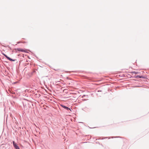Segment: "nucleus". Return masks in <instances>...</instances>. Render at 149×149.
<instances>
[{"label":"nucleus","instance_id":"f257e3e1","mask_svg":"<svg viewBox=\"0 0 149 149\" xmlns=\"http://www.w3.org/2000/svg\"><path fill=\"white\" fill-rule=\"evenodd\" d=\"M2 54L8 60L10 61H15L16 60V59H13L8 56L6 55L4 53H2Z\"/></svg>","mask_w":149,"mask_h":149},{"label":"nucleus","instance_id":"f03ea898","mask_svg":"<svg viewBox=\"0 0 149 149\" xmlns=\"http://www.w3.org/2000/svg\"><path fill=\"white\" fill-rule=\"evenodd\" d=\"M13 143L14 147L15 149H20L19 146L17 145V144L14 141H13Z\"/></svg>","mask_w":149,"mask_h":149},{"label":"nucleus","instance_id":"7ed1b4c3","mask_svg":"<svg viewBox=\"0 0 149 149\" xmlns=\"http://www.w3.org/2000/svg\"><path fill=\"white\" fill-rule=\"evenodd\" d=\"M61 106L63 107V108H64V109H66V110H70V111L71 110L70 109V108H69L68 107H66V106H65L63 105H62V104H61Z\"/></svg>","mask_w":149,"mask_h":149},{"label":"nucleus","instance_id":"20e7f679","mask_svg":"<svg viewBox=\"0 0 149 149\" xmlns=\"http://www.w3.org/2000/svg\"><path fill=\"white\" fill-rule=\"evenodd\" d=\"M21 49L18 48H15V50L16 51V52H17V51H21Z\"/></svg>","mask_w":149,"mask_h":149},{"label":"nucleus","instance_id":"39448f33","mask_svg":"<svg viewBox=\"0 0 149 149\" xmlns=\"http://www.w3.org/2000/svg\"><path fill=\"white\" fill-rule=\"evenodd\" d=\"M132 73H134V74H137L139 73V72H137L134 71V72H132Z\"/></svg>","mask_w":149,"mask_h":149},{"label":"nucleus","instance_id":"423d86ee","mask_svg":"<svg viewBox=\"0 0 149 149\" xmlns=\"http://www.w3.org/2000/svg\"><path fill=\"white\" fill-rule=\"evenodd\" d=\"M29 63H26L25 64V66H27V65H28L29 64Z\"/></svg>","mask_w":149,"mask_h":149},{"label":"nucleus","instance_id":"0eeeda50","mask_svg":"<svg viewBox=\"0 0 149 149\" xmlns=\"http://www.w3.org/2000/svg\"><path fill=\"white\" fill-rule=\"evenodd\" d=\"M139 76H138V75L136 76L135 77V78H139Z\"/></svg>","mask_w":149,"mask_h":149},{"label":"nucleus","instance_id":"6e6552de","mask_svg":"<svg viewBox=\"0 0 149 149\" xmlns=\"http://www.w3.org/2000/svg\"><path fill=\"white\" fill-rule=\"evenodd\" d=\"M21 52H25V50H24L23 49H21Z\"/></svg>","mask_w":149,"mask_h":149},{"label":"nucleus","instance_id":"1a4fd4ad","mask_svg":"<svg viewBox=\"0 0 149 149\" xmlns=\"http://www.w3.org/2000/svg\"><path fill=\"white\" fill-rule=\"evenodd\" d=\"M143 78V77H142V76H140L139 77V78Z\"/></svg>","mask_w":149,"mask_h":149},{"label":"nucleus","instance_id":"9d476101","mask_svg":"<svg viewBox=\"0 0 149 149\" xmlns=\"http://www.w3.org/2000/svg\"><path fill=\"white\" fill-rule=\"evenodd\" d=\"M86 96V95H84L83 96H82V97H84V96Z\"/></svg>","mask_w":149,"mask_h":149},{"label":"nucleus","instance_id":"9b49d317","mask_svg":"<svg viewBox=\"0 0 149 149\" xmlns=\"http://www.w3.org/2000/svg\"><path fill=\"white\" fill-rule=\"evenodd\" d=\"M20 42H18L17 43H19Z\"/></svg>","mask_w":149,"mask_h":149},{"label":"nucleus","instance_id":"f8f14e48","mask_svg":"<svg viewBox=\"0 0 149 149\" xmlns=\"http://www.w3.org/2000/svg\"><path fill=\"white\" fill-rule=\"evenodd\" d=\"M99 91H98V92H99Z\"/></svg>","mask_w":149,"mask_h":149}]
</instances>
